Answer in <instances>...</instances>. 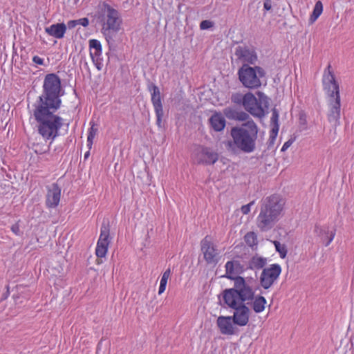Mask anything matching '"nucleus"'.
Here are the masks:
<instances>
[{"mask_svg":"<svg viewBox=\"0 0 354 354\" xmlns=\"http://www.w3.org/2000/svg\"><path fill=\"white\" fill-rule=\"evenodd\" d=\"M57 110L50 106H37L33 113L37 122L38 133L50 143L60 136V130L64 125V120L55 114Z\"/></svg>","mask_w":354,"mask_h":354,"instance_id":"nucleus-2","label":"nucleus"},{"mask_svg":"<svg viewBox=\"0 0 354 354\" xmlns=\"http://www.w3.org/2000/svg\"><path fill=\"white\" fill-rule=\"evenodd\" d=\"M45 32L49 36L56 39H62L66 32V25L64 23L52 24L45 28Z\"/></svg>","mask_w":354,"mask_h":354,"instance_id":"nucleus-21","label":"nucleus"},{"mask_svg":"<svg viewBox=\"0 0 354 354\" xmlns=\"http://www.w3.org/2000/svg\"><path fill=\"white\" fill-rule=\"evenodd\" d=\"M91 127L88 129V137H87V145L89 149L91 148L93 140L97 135V128L93 122H90Z\"/></svg>","mask_w":354,"mask_h":354,"instance_id":"nucleus-28","label":"nucleus"},{"mask_svg":"<svg viewBox=\"0 0 354 354\" xmlns=\"http://www.w3.org/2000/svg\"><path fill=\"white\" fill-rule=\"evenodd\" d=\"M232 102L236 104H241L243 106V102L245 100L244 99V95H242L241 93H234L232 95Z\"/></svg>","mask_w":354,"mask_h":354,"instance_id":"nucleus-31","label":"nucleus"},{"mask_svg":"<svg viewBox=\"0 0 354 354\" xmlns=\"http://www.w3.org/2000/svg\"><path fill=\"white\" fill-rule=\"evenodd\" d=\"M110 243V229L107 225H102L95 252L97 258H104L106 256Z\"/></svg>","mask_w":354,"mask_h":354,"instance_id":"nucleus-12","label":"nucleus"},{"mask_svg":"<svg viewBox=\"0 0 354 354\" xmlns=\"http://www.w3.org/2000/svg\"><path fill=\"white\" fill-rule=\"evenodd\" d=\"M283 205V200L277 194L262 199L261 211L257 218L258 227L262 231L270 229L281 213Z\"/></svg>","mask_w":354,"mask_h":354,"instance_id":"nucleus-3","label":"nucleus"},{"mask_svg":"<svg viewBox=\"0 0 354 354\" xmlns=\"http://www.w3.org/2000/svg\"><path fill=\"white\" fill-rule=\"evenodd\" d=\"M258 95L260 96V95H262V93H260V92H259V93H258Z\"/></svg>","mask_w":354,"mask_h":354,"instance_id":"nucleus-46","label":"nucleus"},{"mask_svg":"<svg viewBox=\"0 0 354 354\" xmlns=\"http://www.w3.org/2000/svg\"><path fill=\"white\" fill-rule=\"evenodd\" d=\"M281 272V268L277 263L272 264L268 268H264L260 277L261 286L264 289L270 288L279 278Z\"/></svg>","mask_w":354,"mask_h":354,"instance_id":"nucleus-10","label":"nucleus"},{"mask_svg":"<svg viewBox=\"0 0 354 354\" xmlns=\"http://www.w3.org/2000/svg\"><path fill=\"white\" fill-rule=\"evenodd\" d=\"M171 269L167 268L162 274L160 281V286L158 288V295H162L166 290L167 284L168 279L171 277Z\"/></svg>","mask_w":354,"mask_h":354,"instance_id":"nucleus-26","label":"nucleus"},{"mask_svg":"<svg viewBox=\"0 0 354 354\" xmlns=\"http://www.w3.org/2000/svg\"><path fill=\"white\" fill-rule=\"evenodd\" d=\"M76 26H77V20H71L68 21L66 28L68 27V28L71 29L74 28Z\"/></svg>","mask_w":354,"mask_h":354,"instance_id":"nucleus-39","label":"nucleus"},{"mask_svg":"<svg viewBox=\"0 0 354 354\" xmlns=\"http://www.w3.org/2000/svg\"><path fill=\"white\" fill-rule=\"evenodd\" d=\"M278 120H279V114H278V112L274 109L272 111V117L270 119L271 124L273 126L279 125Z\"/></svg>","mask_w":354,"mask_h":354,"instance_id":"nucleus-35","label":"nucleus"},{"mask_svg":"<svg viewBox=\"0 0 354 354\" xmlns=\"http://www.w3.org/2000/svg\"><path fill=\"white\" fill-rule=\"evenodd\" d=\"M235 55L239 59L251 64H254L257 59L254 50L245 46H239L236 49Z\"/></svg>","mask_w":354,"mask_h":354,"instance_id":"nucleus-20","label":"nucleus"},{"mask_svg":"<svg viewBox=\"0 0 354 354\" xmlns=\"http://www.w3.org/2000/svg\"><path fill=\"white\" fill-rule=\"evenodd\" d=\"M225 273L223 276V277L227 278L228 279L232 280L234 282V285L232 288H235L236 282L238 279H243L244 281L250 286L254 287V282L252 279H248L244 278L243 277L239 276V274L243 273L245 270V268L243 264L241 263L240 261L237 259H233L231 261H228L226 262L225 265Z\"/></svg>","mask_w":354,"mask_h":354,"instance_id":"nucleus-7","label":"nucleus"},{"mask_svg":"<svg viewBox=\"0 0 354 354\" xmlns=\"http://www.w3.org/2000/svg\"><path fill=\"white\" fill-rule=\"evenodd\" d=\"M324 89L328 93L330 97L339 95V84L335 80L330 65L325 69L322 78Z\"/></svg>","mask_w":354,"mask_h":354,"instance_id":"nucleus-11","label":"nucleus"},{"mask_svg":"<svg viewBox=\"0 0 354 354\" xmlns=\"http://www.w3.org/2000/svg\"><path fill=\"white\" fill-rule=\"evenodd\" d=\"M323 12V4L321 1L315 3L312 14L310 16L309 21L313 24L319 17Z\"/></svg>","mask_w":354,"mask_h":354,"instance_id":"nucleus-25","label":"nucleus"},{"mask_svg":"<svg viewBox=\"0 0 354 354\" xmlns=\"http://www.w3.org/2000/svg\"><path fill=\"white\" fill-rule=\"evenodd\" d=\"M279 125L273 126L270 131V140L271 143H273L277 136L279 132Z\"/></svg>","mask_w":354,"mask_h":354,"instance_id":"nucleus-33","label":"nucleus"},{"mask_svg":"<svg viewBox=\"0 0 354 354\" xmlns=\"http://www.w3.org/2000/svg\"><path fill=\"white\" fill-rule=\"evenodd\" d=\"M238 75L240 82L245 87L256 89L261 86L260 79L265 75V72L261 67H251L248 64H243L239 69Z\"/></svg>","mask_w":354,"mask_h":354,"instance_id":"nucleus-6","label":"nucleus"},{"mask_svg":"<svg viewBox=\"0 0 354 354\" xmlns=\"http://www.w3.org/2000/svg\"><path fill=\"white\" fill-rule=\"evenodd\" d=\"M12 232H14L15 233H16V234H17V230H14V229L12 228Z\"/></svg>","mask_w":354,"mask_h":354,"instance_id":"nucleus-43","label":"nucleus"},{"mask_svg":"<svg viewBox=\"0 0 354 354\" xmlns=\"http://www.w3.org/2000/svg\"><path fill=\"white\" fill-rule=\"evenodd\" d=\"M255 201H252L247 205H244L241 207V210L243 214H248L250 212L251 207L254 205Z\"/></svg>","mask_w":354,"mask_h":354,"instance_id":"nucleus-34","label":"nucleus"},{"mask_svg":"<svg viewBox=\"0 0 354 354\" xmlns=\"http://www.w3.org/2000/svg\"><path fill=\"white\" fill-rule=\"evenodd\" d=\"M149 90L151 91V103L154 111L163 109L159 88L156 85H152Z\"/></svg>","mask_w":354,"mask_h":354,"instance_id":"nucleus-23","label":"nucleus"},{"mask_svg":"<svg viewBox=\"0 0 354 354\" xmlns=\"http://www.w3.org/2000/svg\"><path fill=\"white\" fill-rule=\"evenodd\" d=\"M194 159L198 164L212 165L218 160V155L211 148L200 146L196 149Z\"/></svg>","mask_w":354,"mask_h":354,"instance_id":"nucleus-13","label":"nucleus"},{"mask_svg":"<svg viewBox=\"0 0 354 354\" xmlns=\"http://www.w3.org/2000/svg\"><path fill=\"white\" fill-rule=\"evenodd\" d=\"M43 88V95L39 97V103L37 106H50V109H59L62 103L59 98L61 92L59 77L54 73L46 75Z\"/></svg>","mask_w":354,"mask_h":354,"instance_id":"nucleus-5","label":"nucleus"},{"mask_svg":"<svg viewBox=\"0 0 354 354\" xmlns=\"http://www.w3.org/2000/svg\"><path fill=\"white\" fill-rule=\"evenodd\" d=\"M226 121L221 113H214L209 118L211 127L215 131H221L225 127Z\"/></svg>","mask_w":354,"mask_h":354,"instance_id":"nucleus-22","label":"nucleus"},{"mask_svg":"<svg viewBox=\"0 0 354 354\" xmlns=\"http://www.w3.org/2000/svg\"><path fill=\"white\" fill-rule=\"evenodd\" d=\"M12 232H14L15 233H16V234H17V230H14V229L12 228Z\"/></svg>","mask_w":354,"mask_h":354,"instance_id":"nucleus-44","label":"nucleus"},{"mask_svg":"<svg viewBox=\"0 0 354 354\" xmlns=\"http://www.w3.org/2000/svg\"><path fill=\"white\" fill-rule=\"evenodd\" d=\"M244 240L250 247L257 246L258 244L257 236L253 232H248L244 236Z\"/></svg>","mask_w":354,"mask_h":354,"instance_id":"nucleus-29","label":"nucleus"},{"mask_svg":"<svg viewBox=\"0 0 354 354\" xmlns=\"http://www.w3.org/2000/svg\"><path fill=\"white\" fill-rule=\"evenodd\" d=\"M273 244L281 258L284 259L287 255V249L285 245H282L277 241H274Z\"/></svg>","mask_w":354,"mask_h":354,"instance_id":"nucleus-30","label":"nucleus"},{"mask_svg":"<svg viewBox=\"0 0 354 354\" xmlns=\"http://www.w3.org/2000/svg\"><path fill=\"white\" fill-rule=\"evenodd\" d=\"M264 9L266 10H270L272 8L271 1L270 0H266L263 3Z\"/></svg>","mask_w":354,"mask_h":354,"instance_id":"nucleus-41","label":"nucleus"},{"mask_svg":"<svg viewBox=\"0 0 354 354\" xmlns=\"http://www.w3.org/2000/svg\"><path fill=\"white\" fill-rule=\"evenodd\" d=\"M89 54L93 63L100 71L103 66L102 63V48L100 41L95 39H91L88 41Z\"/></svg>","mask_w":354,"mask_h":354,"instance_id":"nucleus-16","label":"nucleus"},{"mask_svg":"<svg viewBox=\"0 0 354 354\" xmlns=\"http://www.w3.org/2000/svg\"><path fill=\"white\" fill-rule=\"evenodd\" d=\"M232 143L231 142H228V145H229V146H231V145H232Z\"/></svg>","mask_w":354,"mask_h":354,"instance_id":"nucleus-45","label":"nucleus"},{"mask_svg":"<svg viewBox=\"0 0 354 354\" xmlns=\"http://www.w3.org/2000/svg\"><path fill=\"white\" fill-rule=\"evenodd\" d=\"M328 119L330 122L337 123L340 118L341 103L340 95L330 97Z\"/></svg>","mask_w":354,"mask_h":354,"instance_id":"nucleus-19","label":"nucleus"},{"mask_svg":"<svg viewBox=\"0 0 354 354\" xmlns=\"http://www.w3.org/2000/svg\"><path fill=\"white\" fill-rule=\"evenodd\" d=\"M89 152H86L84 155L85 158H86L88 156Z\"/></svg>","mask_w":354,"mask_h":354,"instance_id":"nucleus-42","label":"nucleus"},{"mask_svg":"<svg viewBox=\"0 0 354 354\" xmlns=\"http://www.w3.org/2000/svg\"><path fill=\"white\" fill-rule=\"evenodd\" d=\"M212 26H213V24L212 21H210L209 20H204L201 22L200 28L201 30H206V29H208V28L212 27Z\"/></svg>","mask_w":354,"mask_h":354,"instance_id":"nucleus-36","label":"nucleus"},{"mask_svg":"<svg viewBox=\"0 0 354 354\" xmlns=\"http://www.w3.org/2000/svg\"><path fill=\"white\" fill-rule=\"evenodd\" d=\"M292 144V141L288 140L282 146L281 151H285L286 150H287L291 146Z\"/></svg>","mask_w":354,"mask_h":354,"instance_id":"nucleus-40","label":"nucleus"},{"mask_svg":"<svg viewBox=\"0 0 354 354\" xmlns=\"http://www.w3.org/2000/svg\"><path fill=\"white\" fill-rule=\"evenodd\" d=\"M201 249L207 264L216 265L218 263L221 258L219 252L209 236H206L201 241Z\"/></svg>","mask_w":354,"mask_h":354,"instance_id":"nucleus-8","label":"nucleus"},{"mask_svg":"<svg viewBox=\"0 0 354 354\" xmlns=\"http://www.w3.org/2000/svg\"><path fill=\"white\" fill-rule=\"evenodd\" d=\"M103 21L102 30L116 31L119 29L120 21L118 12L109 5L105 6Z\"/></svg>","mask_w":354,"mask_h":354,"instance_id":"nucleus-14","label":"nucleus"},{"mask_svg":"<svg viewBox=\"0 0 354 354\" xmlns=\"http://www.w3.org/2000/svg\"><path fill=\"white\" fill-rule=\"evenodd\" d=\"M243 108L254 117L259 118L265 115V109L262 106L261 101H259L254 94L247 93L244 95Z\"/></svg>","mask_w":354,"mask_h":354,"instance_id":"nucleus-9","label":"nucleus"},{"mask_svg":"<svg viewBox=\"0 0 354 354\" xmlns=\"http://www.w3.org/2000/svg\"><path fill=\"white\" fill-rule=\"evenodd\" d=\"M156 116V124L158 127H162V118L164 115L163 109L154 111Z\"/></svg>","mask_w":354,"mask_h":354,"instance_id":"nucleus-32","label":"nucleus"},{"mask_svg":"<svg viewBox=\"0 0 354 354\" xmlns=\"http://www.w3.org/2000/svg\"><path fill=\"white\" fill-rule=\"evenodd\" d=\"M216 326L222 335L232 336L236 333V324L231 316H219L216 319Z\"/></svg>","mask_w":354,"mask_h":354,"instance_id":"nucleus-15","label":"nucleus"},{"mask_svg":"<svg viewBox=\"0 0 354 354\" xmlns=\"http://www.w3.org/2000/svg\"><path fill=\"white\" fill-rule=\"evenodd\" d=\"M77 25H81L84 27L88 26V24H89V21H88V18H86V17L79 19L77 20Z\"/></svg>","mask_w":354,"mask_h":354,"instance_id":"nucleus-37","label":"nucleus"},{"mask_svg":"<svg viewBox=\"0 0 354 354\" xmlns=\"http://www.w3.org/2000/svg\"><path fill=\"white\" fill-rule=\"evenodd\" d=\"M258 127L256 123L250 120L231 129L233 144L245 153H251L255 149L256 140L258 136Z\"/></svg>","mask_w":354,"mask_h":354,"instance_id":"nucleus-4","label":"nucleus"},{"mask_svg":"<svg viewBox=\"0 0 354 354\" xmlns=\"http://www.w3.org/2000/svg\"><path fill=\"white\" fill-rule=\"evenodd\" d=\"M315 232L320 238L325 246H328L333 241L335 234V229L330 230L329 226L316 225Z\"/></svg>","mask_w":354,"mask_h":354,"instance_id":"nucleus-18","label":"nucleus"},{"mask_svg":"<svg viewBox=\"0 0 354 354\" xmlns=\"http://www.w3.org/2000/svg\"><path fill=\"white\" fill-rule=\"evenodd\" d=\"M225 304L234 310L231 316L236 326L243 327L250 322L251 310L246 304H251L256 313H261L266 309L267 301L263 296L255 295V288L250 287L243 279L236 282L235 288H227L223 291Z\"/></svg>","mask_w":354,"mask_h":354,"instance_id":"nucleus-1","label":"nucleus"},{"mask_svg":"<svg viewBox=\"0 0 354 354\" xmlns=\"http://www.w3.org/2000/svg\"><path fill=\"white\" fill-rule=\"evenodd\" d=\"M61 189L57 184L54 183L48 189L46 205L48 208L56 207L60 201Z\"/></svg>","mask_w":354,"mask_h":354,"instance_id":"nucleus-17","label":"nucleus"},{"mask_svg":"<svg viewBox=\"0 0 354 354\" xmlns=\"http://www.w3.org/2000/svg\"><path fill=\"white\" fill-rule=\"evenodd\" d=\"M32 62L37 65L44 64V59L37 55H35L32 57Z\"/></svg>","mask_w":354,"mask_h":354,"instance_id":"nucleus-38","label":"nucleus"},{"mask_svg":"<svg viewBox=\"0 0 354 354\" xmlns=\"http://www.w3.org/2000/svg\"><path fill=\"white\" fill-rule=\"evenodd\" d=\"M266 264V259L258 256L253 257L249 263L250 268L259 270Z\"/></svg>","mask_w":354,"mask_h":354,"instance_id":"nucleus-24","label":"nucleus"},{"mask_svg":"<svg viewBox=\"0 0 354 354\" xmlns=\"http://www.w3.org/2000/svg\"><path fill=\"white\" fill-rule=\"evenodd\" d=\"M225 114L227 118L232 117L234 119L241 121L245 120L248 118L247 113L244 112L238 113L232 109H226L225 111Z\"/></svg>","mask_w":354,"mask_h":354,"instance_id":"nucleus-27","label":"nucleus"}]
</instances>
